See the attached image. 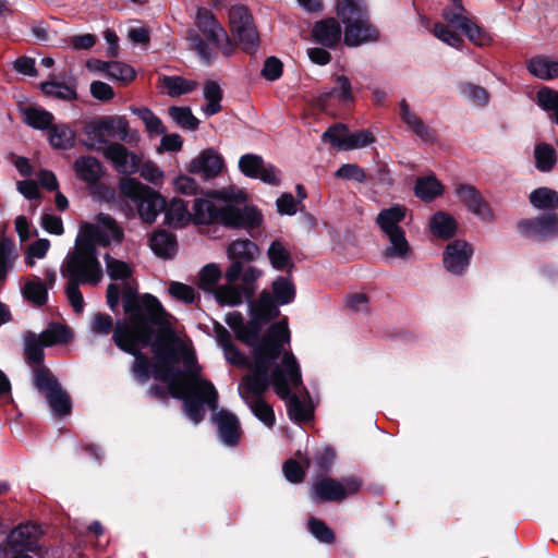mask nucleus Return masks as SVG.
Returning a JSON list of instances; mask_svg holds the SVG:
<instances>
[{"instance_id":"obj_1","label":"nucleus","mask_w":558,"mask_h":558,"mask_svg":"<svg viewBox=\"0 0 558 558\" xmlns=\"http://www.w3.org/2000/svg\"><path fill=\"white\" fill-rule=\"evenodd\" d=\"M229 24L234 41L230 39L211 11L206 8L197 10L196 25L198 29L223 54L230 56L233 53L235 46H239L245 53L254 54L259 47L260 39L253 15L247 7L241 4L231 7Z\"/></svg>"},{"instance_id":"obj_2","label":"nucleus","mask_w":558,"mask_h":558,"mask_svg":"<svg viewBox=\"0 0 558 558\" xmlns=\"http://www.w3.org/2000/svg\"><path fill=\"white\" fill-rule=\"evenodd\" d=\"M122 304L128 319L117 320L114 330L121 328L123 332L135 331L147 343L153 328L169 329V313L155 295L150 293L141 295L136 288L124 283Z\"/></svg>"},{"instance_id":"obj_3","label":"nucleus","mask_w":558,"mask_h":558,"mask_svg":"<svg viewBox=\"0 0 558 558\" xmlns=\"http://www.w3.org/2000/svg\"><path fill=\"white\" fill-rule=\"evenodd\" d=\"M175 340L170 325L169 329H158L157 339L153 344V352L157 359L151 369L153 376L159 381L167 383L169 391L172 384L177 387H182L191 377H195L194 372H184L179 367H174V364L180 361L179 352L173 347Z\"/></svg>"},{"instance_id":"obj_4","label":"nucleus","mask_w":558,"mask_h":558,"mask_svg":"<svg viewBox=\"0 0 558 558\" xmlns=\"http://www.w3.org/2000/svg\"><path fill=\"white\" fill-rule=\"evenodd\" d=\"M170 396L183 401L185 414L194 423H201L205 417L204 404L213 411L218 408V391L211 381L199 377H191L182 387L170 386Z\"/></svg>"},{"instance_id":"obj_5","label":"nucleus","mask_w":558,"mask_h":558,"mask_svg":"<svg viewBox=\"0 0 558 558\" xmlns=\"http://www.w3.org/2000/svg\"><path fill=\"white\" fill-rule=\"evenodd\" d=\"M61 275L68 279H76L98 284L104 277L102 267L97 256V248L89 243H77L73 252L69 253L61 267Z\"/></svg>"},{"instance_id":"obj_6","label":"nucleus","mask_w":558,"mask_h":558,"mask_svg":"<svg viewBox=\"0 0 558 558\" xmlns=\"http://www.w3.org/2000/svg\"><path fill=\"white\" fill-rule=\"evenodd\" d=\"M104 157L111 161L114 169L122 174H133L140 172L141 177L155 184H161L163 172L153 161L142 162L141 156L130 151L123 144L110 143L102 148Z\"/></svg>"},{"instance_id":"obj_7","label":"nucleus","mask_w":558,"mask_h":558,"mask_svg":"<svg viewBox=\"0 0 558 558\" xmlns=\"http://www.w3.org/2000/svg\"><path fill=\"white\" fill-rule=\"evenodd\" d=\"M119 189L122 195L136 205L138 216L145 223H154L157 216L166 208V198L137 179L122 178Z\"/></svg>"},{"instance_id":"obj_8","label":"nucleus","mask_w":558,"mask_h":558,"mask_svg":"<svg viewBox=\"0 0 558 558\" xmlns=\"http://www.w3.org/2000/svg\"><path fill=\"white\" fill-rule=\"evenodd\" d=\"M158 328H153L151 336L147 343L145 340L141 339L135 331L123 332L121 328L119 330H114L112 333V341L114 344L123 352L131 354L134 356V363L132 367V372L136 377L137 381L146 383L150 378L153 364L149 359L142 352V349L150 347L153 349V344L157 339Z\"/></svg>"},{"instance_id":"obj_9","label":"nucleus","mask_w":558,"mask_h":558,"mask_svg":"<svg viewBox=\"0 0 558 558\" xmlns=\"http://www.w3.org/2000/svg\"><path fill=\"white\" fill-rule=\"evenodd\" d=\"M33 384L39 392L45 395L54 416L64 417L71 414V398L48 367L34 369Z\"/></svg>"},{"instance_id":"obj_10","label":"nucleus","mask_w":558,"mask_h":558,"mask_svg":"<svg viewBox=\"0 0 558 558\" xmlns=\"http://www.w3.org/2000/svg\"><path fill=\"white\" fill-rule=\"evenodd\" d=\"M362 485L363 482L357 476H347L341 480L322 476L313 484L311 497L314 502H340L356 495Z\"/></svg>"},{"instance_id":"obj_11","label":"nucleus","mask_w":558,"mask_h":558,"mask_svg":"<svg viewBox=\"0 0 558 558\" xmlns=\"http://www.w3.org/2000/svg\"><path fill=\"white\" fill-rule=\"evenodd\" d=\"M323 143H329L337 150H353L375 143L376 138L368 130L349 132L347 124L337 122L331 124L320 137Z\"/></svg>"},{"instance_id":"obj_12","label":"nucleus","mask_w":558,"mask_h":558,"mask_svg":"<svg viewBox=\"0 0 558 558\" xmlns=\"http://www.w3.org/2000/svg\"><path fill=\"white\" fill-rule=\"evenodd\" d=\"M517 231L524 238L538 242L558 238V214L543 213L533 218H524L517 222Z\"/></svg>"},{"instance_id":"obj_13","label":"nucleus","mask_w":558,"mask_h":558,"mask_svg":"<svg viewBox=\"0 0 558 558\" xmlns=\"http://www.w3.org/2000/svg\"><path fill=\"white\" fill-rule=\"evenodd\" d=\"M281 315L270 291L264 289L256 300L248 304V327L253 335H260L264 327Z\"/></svg>"},{"instance_id":"obj_14","label":"nucleus","mask_w":558,"mask_h":558,"mask_svg":"<svg viewBox=\"0 0 558 558\" xmlns=\"http://www.w3.org/2000/svg\"><path fill=\"white\" fill-rule=\"evenodd\" d=\"M225 204L221 206L219 225L230 229L252 231L263 223V215L255 206L242 204Z\"/></svg>"},{"instance_id":"obj_15","label":"nucleus","mask_w":558,"mask_h":558,"mask_svg":"<svg viewBox=\"0 0 558 558\" xmlns=\"http://www.w3.org/2000/svg\"><path fill=\"white\" fill-rule=\"evenodd\" d=\"M474 250L469 242L457 239L448 243L444 254L442 264L445 269L454 276H462L470 266Z\"/></svg>"},{"instance_id":"obj_16","label":"nucleus","mask_w":558,"mask_h":558,"mask_svg":"<svg viewBox=\"0 0 558 558\" xmlns=\"http://www.w3.org/2000/svg\"><path fill=\"white\" fill-rule=\"evenodd\" d=\"M41 535L43 531L38 524L33 522L20 524L8 536V546L11 551H29L38 555L43 550L38 544Z\"/></svg>"},{"instance_id":"obj_17","label":"nucleus","mask_w":558,"mask_h":558,"mask_svg":"<svg viewBox=\"0 0 558 558\" xmlns=\"http://www.w3.org/2000/svg\"><path fill=\"white\" fill-rule=\"evenodd\" d=\"M380 32L371 22L369 14L366 17L354 21L344 26L343 44L347 47H360L365 44L379 40Z\"/></svg>"},{"instance_id":"obj_18","label":"nucleus","mask_w":558,"mask_h":558,"mask_svg":"<svg viewBox=\"0 0 558 558\" xmlns=\"http://www.w3.org/2000/svg\"><path fill=\"white\" fill-rule=\"evenodd\" d=\"M225 168L223 157L214 148H206L191 160L187 171L201 175L204 180L218 177Z\"/></svg>"},{"instance_id":"obj_19","label":"nucleus","mask_w":558,"mask_h":558,"mask_svg":"<svg viewBox=\"0 0 558 558\" xmlns=\"http://www.w3.org/2000/svg\"><path fill=\"white\" fill-rule=\"evenodd\" d=\"M456 194L465 208L483 220L493 218L489 204L483 198L481 192L471 184H459Z\"/></svg>"},{"instance_id":"obj_20","label":"nucleus","mask_w":558,"mask_h":558,"mask_svg":"<svg viewBox=\"0 0 558 558\" xmlns=\"http://www.w3.org/2000/svg\"><path fill=\"white\" fill-rule=\"evenodd\" d=\"M341 26L335 17L317 21L312 28L315 43L326 48H335L341 40Z\"/></svg>"},{"instance_id":"obj_21","label":"nucleus","mask_w":558,"mask_h":558,"mask_svg":"<svg viewBox=\"0 0 558 558\" xmlns=\"http://www.w3.org/2000/svg\"><path fill=\"white\" fill-rule=\"evenodd\" d=\"M247 345L253 348V366L259 368L270 369L282 354L280 344H272L260 335L254 343Z\"/></svg>"},{"instance_id":"obj_22","label":"nucleus","mask_w":558,"mask_h":558,"mask_svg":"<svg viewBox=\"0 0 558 558\" xmlns=\"http://www.w3.org/2000/svg\"><path fill=\"white\" fill-rule=\"evenodd\" d=\"M221 440L228 446H236L241 436L240 422L233 413L220 410L214 415Z\"/></svg>"},{"instance_id":"obj_23","label":"nucleus","mask_w":558,"mask_h":558,"mask_svg":"<svg viewBox=\"0 0 558 558\" xmlns=\"http://www.w3.org/2000/svg\"><path fill=\"white\" fill-rule=\"evenodd\" d=\"M96 121L106 136H117L125 143H132L137 138L136 132L130 131L129 122L122 116L98 117Z\"/></svg>"},{"instance_id":"obj_24","label":"nucleus","mask_w":558,"mask_h":558,"mask_svg":"<svg viewBox=\"0 0 558 558\" xmlns=\"http://www.w3.org/2000/svg\"><path fill=\"white\" fill-rule=\"evenodd\" d=\"M149 247L157 257L172 259L178 251L177 235L158 228L149 236Z\"/></svg>"},{"instance_id":"obj_25","label":"nucleus","mask_w":558,"mask_h":558,"mask_svg":"<svg viewBox=\"0 0 558 558\" xmlns=\"http://www.w3.org/2000/svg\"><path fill=\"white\" fill-rule=\"evenodd\" d=\"M76 177L88 185H96L104 175L101 162L94 156H80L73 165Z\"/></svg>"},{"instance_id":"obj_26","label":"nucleus","mask_w":558,"mask_h":558,"mask_svg":"<svg viewBox=\"0 0 558 558\" xmlns=\"http://www.w3.org/2000/svg\"><path fill=\"white\" fill-rule=\"evenodd\" d=\"M270 369L251 366V373L243 377L242 387L245 392L257 398H263L271 384Z\"/></svg>"},{"instance_id":"obj_27","label":"nucleus","mask_w":558,"mask_h":558,"mask_svg":"<svg viewBox=\"0 0 558 558\" xmlns=\"http://www.w3.org/2000/svg\"><path fill=\"white\" fill-rule=\"evenodd\" d=\"M165 223L173 228H183L190 222H193V211H189L187 204L178 197L171 199L169 204L166 203Z\"/></svg>"},{"instance_id":"obj_28","label":"nucleus","mask_w":558,"mask_h":558,"mask_svg":"<svg viewBox=\"0 0 558 558\" xmlns=\"http://www.w3.org/2000/svg\"><path fill=\"white\" fill-rule=\"evenodd\" d=\"M192 209L194 225H219L221 207H217L211 201L196 197Z\"/></svg>"},{"instance_id":"obj_29","label":"nucleus","mask_w":558,"mask_h":558,"mask_svg":"<svg viewBox=\"0 0 558 558\" xmlns=\"http://www.w3.org/2000/svg\"><path fill=\"white\" fill-rule=\"evenodd\" d=\"M336 14L345 26L366 17L369 12L364 0H336Z\"/></svg>"},{"instance_id":"obj_30","label":"nucleus","mask_w":558,"mask_h":558,"mask_svg":"<svg viewBox=\"0 0 558 558\" xmlns=\"http://www.w3.org/2000/svg\"><path fill=\"white\" fill-rule=\"evenodd\" d=\"M399 114L401 120L407 126L424 142L430 141L434 137V131L427 126L421 118L410 110V106L405 99L399 102Z\"/></svg>"},{"instance_id":"obj_31","label":"nucleus","mask_w":558,"mask_h":558,"mask_svg":"<svg viewBox=\"0 0 558 558\" xmlns=\"http://www.w3.org/2000/svg\"><path fill=\"white\" fill-rule=\"evenodd\" d=\"M267 257L271 267L278 271L291 274L295 267L291 253L279 240H275L270 243L267 250Z\"/></svg>"},{"instance_id":"obj_32","label":"nucleus","mask_w":558,"mask_h":558,"mask_svg":"<svg viewBox=\"0 0 558 558\" xmlns=\"http://www.w3.org/2000/svg\"><path fill=\"white\" fill-rule=\"evenodd\" d=\"M456 219L446 211L435 213L429 220V230L438 239L449 240L457 233Z\"/></svg>"},{"instance_id":"obj_33","label":"nucleus","mask_w":558,"mask_h":558,"mask_svg":"<svg viewBox=\"0 0 558 558\" xmlns=\"http://www.w3.org/2000/svg\"><path fill=\"white\" fill-rule=\"evenodd\" d=\"M227 253L230 259L251 263L259 256L260 250L256 243L248 239H236L228 245Z\"/></svg>"},{"instance_id":"obj_34","label":"nucleus","mask_w":558,"mask_h":558,"mask_svg":"<svg viewBox=\"0 0 558 558\" xmlns=\"http://www.w3.org/2000/svg\"><path fill=\"white\" fill-rule=\"evenodd\" d=\"M44 341L33 331H27L24 338V355L25 360L33 367V371L37 367H45V352Z\"/></svg>"},{"instance_id":"obj_35","label":"nucleus","mask_w":558,"mask_h":558,"mask_svg":"<svg viewBox=\"0 0 558 558\" xmlns=\"http://www.w3.org/2000/svg\"><path fill=\"white\" fill-rule=\"evenodd\" d=\"M529 202L535 209L556 213L558 209V192L547 186L537 187L530 193Z\"/></svg>"},{"instance_id":"obj_36","label":"nucleus","mask_w":558,"mask_h":558,"mask_svg":"<svg viewBox=\"0 0 558 558\" xmlns=\"http://www.w3.org/2000/svg\"><path fill=\"white\" fill-rule=\"evenodd\" d=\"M405 215L407 208L403 205L396 204L381 209L376 217V223L384 233L399 230L402 229L399 223L404 220Z\"/></svg>"},{"instance_id":"obj_37","label":"nucleus","mask_w":558,"mask_h":558,"mask_svg":"<svg viewBox=\"0 0 558 558\" xmlns=\"http://www.w3.org/2000/svg\"><path fill=\"white\" fill-rule=\"evenodd\" d=\"M22 116L28 126L39 131L48 132L54 121V116L50 111L33 106L23 108Z\"/></svg>"},{"instance_id":"obj_38","label":"nucleus","mask_w":558,"mask_h":558,"mask_svg":"<svg viewBox=\"0 0 558 558\" xmlns=\"http://www.w3.org/2000/svg\"><path fill=\"white\" fill-rule=\"evenodd\" d=\"M49 144L54 149H70L75 143V132L65 123L52 124L48 130Z\"/></svg>"},{"instance_id":"obj_39","label":"nucleus","mask_w":558,"mask_h":558,"mask_svg":"<svg viewBox=\"0 0 558 558\" xmlns=\"http://www.w3.org/2000/svg\"><path fill=\"white\" fill-rule=\"evenodd\" d=\"M39 337L46 347H53L70 343L73 339V332L66 325L50 323Z\"/></svg>"},{"instance_id":"obj_40","label":"nucleus","mask_w":558,"mask_h":558,"mask_svg":"<svg viewBox=\"0 0 558 558\" xmlns=\"http://www.w3.org/2000/svg\"><path fill=\"white\" fill-rule=\"evenodd\" d=\"M526 68L533 76L541 80L549 81L558 77V61H550L542 56L531 58Z\"/></svg>"},{"instance_id":"obj_41","label":"nucleus","mask_w":558,"mask_h":558,"mask_svg":"<svg viewBox=\"0 0 558 558\" xmlns=\"http://www.w3.org/2000/svg\"><path fill=\"white\" fill-rule=\"evenodd\" d=\"M272 300L276 301L278 306L288 305L295 300L296 288L294 283L284 276H278L271 282Z\"/></svg>"},{"instance_id":"obj_42","label":"nucleus","mask_w":558,"mask_h":558,"mask_svg":"<svg viewBox=\"0 0 558 558\" xmlns=\"http://www.w3.org/2000/svg\"><path fill=\"white\" fill-rule=\"evenodd\" d=\"M414 193L420 199L430 202L442 195L444 185L435 175L421 177L415 182Z\"/></svg>"},{"instance_id":"obj_43","label":"nucleus","mask_w":558,"mask_h":558,"mask_svg":"<svg viewBox=\"0 0 558 558\" xmlns=\"http://www.w3.org/2000/svg\"><path fill=\"white\" fill-rule=\"evenodd\" d=\"M226 324L232 329L235 338L244 344H252L258 338V335L251 333L248 320L244 323L243 315L240 312L229 313L226 316Z\"/></svg>"},{"instance_id":"obj_44","label":"nucleus","mask_w":558,"mask_h":558,"mask_svg":"<svg viewBox=\"0 0 558 558\" xmlns=\"http://www.w3.org/2000/svg\"><path fill=\"white\" fill-rule=\"evenodd\" d=\"M40 90L48 97L60 100H76L78 95L75 85H69L57 81H46L40 83Z\"/></svg>"},{"instance_id":"obj_45","label":"nucleus","mask_w":558,"mask_h":558,"mask_svg":"<svg viewBox=\"0 0 558 558\" xmlns=\"http://www.w3.org/2000/svg\"><path fill=\"white\" fill-rule=\"evenodd\" d=\"M22 294L25 300L40 307L47 303L48 287L39 277L34 276L24 284Z\"/></svg>"},{"instance_id":"obj_46","label":"nucleus","mask_w":558,"mask_h":558,"mask_svg":"<svg viewBox=\"0 0 558 558\" xmlns=\"http://www.w3.org/2000/svg\"><path fill=\"white\" fill-rule=\"evenodd\" d=\"M76 242L89 243L93 247H96V245L107 247L110 245V235L96 225L85 223L82 227L81 235L77 236Z\"/></svg>"},{"instance_id":"obj_47","label":"nucleus","mask_w":558,"mask_h":558,"mask_svg":"<svg viewBox=\"0 0 558 558\" xmlns=\"http://www.w3.org/2000/svg\"><path fill=\"white\" fill-rule=\"evenodd\" d=\"M245 289L234 283L219 286L214 294L217 302L221 305L236 306L242 304Z\"/></svg>"},{"instance_id":"obj_48","label":"nucleus","mask_w":558,"mask_h":558,"mask_svg":"<svg viewBox=\"0 0 558 558\" xmlns=\"http://www.w3.org/2000/svg\"><path fill=\"white\" fill-rule=\"evenodd\" d=\"M390 241V246L386 248V257L404 258L410 253V245L405 239L403 229L385 232Z\"/></svg>"},{"instance_id":"obj_49","label":"nucleus","mask_w":558,"mask_h":558,"mask_svg":"<svg viewBox=\"0 0 558 558\" xmlns=\"http://www.w3.org/2000/svg\"><path fill=\"white\" fill-rule=\"evenodd\" d=\"M535 167L541 172H549L557 162L554 147L547 143H539L534 148Z\"/></svg>"},{"instance_id":"obj_50","label":"nucleus","mask_w":558,"mask_h":558,"mask_svg":"<svg viewBox=\"0 0 558 558\" xmlns=\"http://www.w3.org/2000/svg\"><path fill=\"white\" fill-rule=\"evenodd\" d=\"M204 97L207 105L204 108L206 116L210 117L221 111L222 89L215 81H207L204 85Z\"/></svg>"},{"instance_id":"obj_51","label":"nucleus","mask_w":558,"mask_h":558,"mask_svg":"<svg viewBox=\"0 0 558 558\" xmlns=\"http://www.w3.org/2000/svg\"><path fill=\"white\" fill-rule=\"evenodd\" d=\"M263 338L272 344H280L283 351L284 344L290 342L288 317L283 316L279 322L272 323Z\"/></svg>"},{"instance_id":"obj_52","label":"nucleus","mask_w":558,"mask_h":558,"mask_svg":"<svg viewBox=\"0 0 558 558\" xmlns=\"http://www.w3.org/2000/svg\"><path fill=\"white\" fill-rule=\"evenodd\" d=\"M241 397L246 401L252 413L267 427H272L276 423V415L272 407L266 402L263 398L254 399L248 402L242 391L240 390Z\"/></svg>"},{"instance_id":"obj_53","label":"nucleus","mask_w":558,"mask_h":558,"mask_svg":"<svg viewBox=\"0 0 558 558\" xmlns=\"http://www.w3.org/2000/svg\"><path fill=\"white\" fill-rule=\"evenodd\" d=\"M206 196L225 202L226 204L242 205L247 201V195L243 190L236 189L235 186H227L220 190H209Z\"/></svg>"},{"instance_id":"obj_54","label":"nucleus","mask_w":558,"mask_h":558,"mask_svg":"<svg viewBox=\"0 0 558 558\" xmlns=\"http://www.w3.org/2000/svg\"><path fill=\"white\" fill-rule=\"evenodd\" d=\"M287 412L290 420L296 423L308 422L314 416L313 408L304 404L298 396L291 397L288 401Z\"/></svg>"},{"instance_id":"obj_55","label":"nucleus","mask_w":558,"mask_h":558,"mask_svg":"<svg viewBox=\"0 0 558 558\" xmlns=\"http://www.w3.org/2000/svg\"><path fill=\"white\" fill-rule=\"evenodd\" d=\"M131 111L136 114L146 126L150 134H165L167 132L162 121L147 107H131Z\"/></svg>"},{"instance_id":"obj_56","label":"nucleus","mask_w":558,"mask_h":558,"mask_svg":"<svg viewBox=\"0 0 558 558\" xmlns=\"http://www.w3.org/2000/svg\"><path fill=\"white\" fill-rule=\"evenodd\" d=\"M169 116L182 129L194 131L199 125V120L193 114L190 107L171 106Z\"/></svg>"},{"instance_id":"obj_57","label":"nucleus","mask_w":558,"mask_h":558,"mask_svg":"<svg viewBox=\"0 0 558 558\" xmlns=\"http://www.w3.org/2000/svg\"><path fill=\"white\" fill-rule=\"evenodd\" d=\"M286 377L293 387L299 388L303 385L302 373L299 362L292 352H286L281 359Z\"/></svg>"},{"instance_id":"obj_58","label":"nucleus","mask_w":558,"mask_h":558,"mask_svg":"<svg viewBox=\"0 0 558 558\" xmlns=\"http://www.w3.org/2000/svg\"><path fill=\"white\" fill-rule=\"evenodd\" d=\"M307 527L311 534L320 543L332 544L336 541V534L327 523L315 517H310Z\"/></svg>"},{"instance_id":"obj_59","label":"nucleus","mask_w":558,"mask_h":558,"mask_svg":"<svg viewBox=\"0 0 558 558\" xmlns=\"http://www.w3.org/2000/svg\"><path fill=\"white\" fill-rule=\"evenodd\" d=\"M162 83L168 89V94L172 97L189 94L194 90L196 83L189 81L182 76H167L162 77Z\"/></svg>"},{"instance_id":"obj_60","label":"nucleus","mask_w":558,"mask_h":558,"mask_svg":"<svg viewBox=\"0 0 558 558\" xmlns=\"http://www.w3.org/2000/svg\"><path fill=\"white\" fill-rule=\"evenodd\" d=\"M107 274L112 280H126L132 276V268L128 263L113 258L109 253L104 256Z\"/></svg>"},{"instance_id":"obj_61","label":"nucleus","mask_w":558,"mask_h":558,"mask_svg":"<svg viewBox=\"0 0 558 558\" xmlns=\"http://www.w3.org/2000/svg\"><path fill=\"white\" fill-rule=\"evenodd\" d=\"M221 278V270L217 264H207L199 272L198 287L206 292H215L217 282Z\"/></svg>"},{"instance_id":"obj_62","label":"nucleus","mask_w":558,"mask_h":558,"mask_svg":"<svg viewBox=\"0 0 558 558\" xmlns=\"http://www.w3.org/2000/svg\"><path fill=\"white\" fill-rule=\"evenodd\" d=\"M264 159L259 155L245 154L239 160L240 171L247 178L257 179L263 168Z\"/></svg>"},{"instance_id":"obj_63","label":"nucleus","mask_w":558,"mask_h":558,"mask_svg":"<svg viewBox=\"0 0 558 558\" xmlns=\"http://www.w3.org/2000/svg\"><path fill=\"white\" fill-rule=\"evenodd\" d=\"M460 92L480 107H485L489 102L490 96L488 90L480 85L463 83L460 86Z\"/></svg>"},{"instance_id":"obj_64","label":"nucleus","mask_w":558,"mask_h":558,"mask_svg":"<svg viewBox=\"0 0 558 558\" xmlns=\"http://www.w3.org/2000/svg\"><path fill=\"white\" fill-rule=\"evenodd\" d=\"M536 104L541 109L555 113L558 110V90L548 86L541 87L536 93Z\"/></svg>"}]
</instances>
